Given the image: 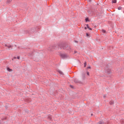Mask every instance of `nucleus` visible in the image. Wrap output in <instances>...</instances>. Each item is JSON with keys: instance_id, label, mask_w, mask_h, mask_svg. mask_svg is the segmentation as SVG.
Wrapping results in <instances>:
<instances>
[{"instance_id": "nucleus-1", "label": "nucleus", "mask_w": 124, "mask_h": 124, "mask_svg": "<svg viewBox=\"0 0 124 124\" xmlns=\"http://www.w3.org/2000/svg\"><path fill=\"white\" fill-rule=\"evenodd\" d=\"M60 56L62 58L65 59L68 57V55L64 53H60Z\"/></svg>"}, {"instance_id": "nucleus-2", "label": "nucleus", "mask_w": 124, "mask_h": 124, "mask_svg": "<svg viewBox=\"0 0 124 124\" xmlns=\"http://www.w3.org/2000/svg\"><path fill=\"white\" fill-rule=\"evenodd\" d=\"M4 46L8 48H12V46L9 44H5Z\"/></svg>"}, {"instance_id": "nucleus-3", "label": "nucleus", "mask_w": 124, "mask_h": 124, "mask_svg": "<svg viewBox=\"0 0 124 124\" xmlns=\"http://www.w3.org/2000/svg\"><path fill=\"white\" fill-rule=\"evenodd\" d=\"M11 2H12V0H7L6 1V3L7 4H10V3H11Z\"/></svg>"}, {"instance_id": "nucleus-4", "label": "nucleus", "mask_w": 124, "mask_h": 124, "mask_svg": "<svg viewBox=\"0 0 124 124\" xmlns=\"http://www.w3.org/2000/svg\"><path fill=\"white\" fill-rule=\"evenodd\" d=\"M59 74H60L61 76H63V73L62 71H59Z\"/></svg>"}, {"instance_id": "nucleus-5", "label": "nucleus", "mask_w": 124, "mask_h": 124, "mask_svg": "<svg viewBox=\"0 0 124 124\" xmlns=\"http://www.w3.org/2000/svg\"><path fill=\"white\" fill-rule=\"evenodd\" d=\"M112 3H117V0H112Z\"/></svg>"}, {"instance_id": "nucleus-6", "label": "nucleus", "mask_w": 124, "mask_h": 124, "mask_svg": "<svg viewBox=\"0 0 124 124\" xmlns=\"http://www.w3.org/2000/svg\"><path fill=\"white\" fill-rule=\"evenodd\" d=\"M14 59H18L19 60L20 59V57L19 56H17L16 57H14Z\"/></svg>"}, {"instance_id": "nucleus-7", "label": "nucleus", "mask_w": 124, "mask_h": 124, "mask_svg": "<svg viewBox=\"0 0 124 124\" xmlns=\"http://www.w3.org/2000/svg\"><path fill=\"white\" fill-rule=\"evenodd\" d=\"M109 103L110 105H113V104H114V102L113 101H110Z\"/></svg>"}, {"instance_id": "nucleus-8", "label": "nucleus", "mask_w": 124, "mask_h": 124, "mask_svg": "<svg viewBox=\"0 0 124 124\" xmlns=\"http://www.w3.org/2000/svg\"><path fill=\"white\" fill-rule=\"evenodd\" d=\"M101 31L103 33H105L106 32V31L105 30H102Z\"/></svg>"}, {"instance_id": "nucleus-9", "label": "nucleus", "mask_w": 124, "mask_h": 124, "mask_svg": "<svg viewBox=\"0 0 124 124\" xmlns=\"http://www.w3.org/2000/svg\"><path fill=\"white\" fill-rule=\"evenodd\" d=\"M7 71L9 72H11L12 71V69H10L9 68H7Z\"/></svg>"}, {"instance_id": "nucleus-10", "label": "nucleus", "mask_w": 124, "mask_h": 124, "mask_svg": "<svg viewBox=\"0 0 124 124\" xmlns=\"http://www.w3.org/2000/svg\"><path fill=\"white\" fill-rule=\"evenodd\" d=\"M104 124V122H102V121H101V122H99V124Z\"/></svg>"}, {"instance_id": "nucleus-11", "label": "nucleus", "mask_w": 124, "mask_h": 124, "mask_svg": "<svg viewBox=\"0 0 124 124\" xmlns=\"http://www.w3.org/2000/svg\"><path fill=\"white\" fill-rule=\"evenodd\" d=\"M86 37H89L90 36V34L88 33H86Z\"/></svg>"}, {"instance_id": "nucleus-12", "label": "nucleus", "mask_w": 124, "mask_h": 124, "mask_svg": "<svg viewBox=\"0 0 124 124\" xmlns=\"http://www.w3.org/2000/svg\"><path fill=\"white\" fill-rule=\"evenodd\" d=\"M118 9L119 10H122V7H121V6L119 7L118 8Z\"/></svg>"}, {"instance_id": "nucleus-13", "label": "nucleus", "mask_w": 124, "mask_h": 124, "mask_svg": "<svg viewBox=\"0 0 124 124\" xmlns=\"http://www.w3.org/2000/svg\"><path fill=\"white\" fill-rule=\"evenodd\" d=\"M85 21H86V22H88L89 21V18H86L85 19Z\"/></svg>"}, {"instance_id": "nucleus-14", "label": "nucleus", "mask_w": 124, "mask_h": 124, "mask_svg": "<svg viewBox=\"0 0 124 124\" xmlns=\"http://www.w3.org/2000/svg\"><path fill=\"white\" fill-rule=\"evenodd\" d=\"M86 66H87V62H85V63H84V67H86Z\"/></svg>"}, {"instance_id": "nucleus-15", "label": "nucleus", "mask_w": 124, "mask_h": 124, "mask_svg": "<svg viewBox=\"0 0 124 124\" xmlns=\"http://www.w3.org/2000/svg\"><path fill=\"white\" fill-rule=\"evenodd\" d=\"M86 27H87V28L88 29H90L89 24H87V25H86Z\"/></svg>"}, {"instance_id": "nucleus-16", "label": "nucleus", "mask_w": 124, "mask_h": 124, "mask_svg": "<svg viewBox=\"0 0 124 124\" xmlns=\"http://www.w3.org/2000/svg\"><path fill=\"white\" fill-rule=\"evenodd\" d=\"M87 74L88 76H90V73H89V72H87Z\"/></svg>"}, {"instance_id": "nucleus-17", "label": "nucleus", "mask_w": 124, "mask_h": 124, "mask_svg": "<svg viewBox=\"0 0 124 124\" xmlns=\"http://www.w3.org/2000/svg\"><path fill=\"white\" fill-rule=\"evenodd\" d=\"M91 66H89L87 67V69H91Z\"/></svg>"}, {"instance_id": "nucleus-18", "label": "nucleus", "mask_w": 124, "mask_h": 124, "mask_svg": "<svg viewBox=\"0 0 124 124\" xmlns=\"http://www.w3.org/2000/svg\"><path fill=\"white\" fill-rule=\"evenodd\" d=\"M48 50H49L50 51H52V50L50 48H48Z\"/></svg>"}, {"instance_id": "nucleus-19", "label": "nucleus", "mask_w": 124, "mask_h": 124, "mask_svg": "<svg viewBox=\"0 0 124 124\" xmlns=\"http://www.w3.org/2000/svg\"><path fill=\"white\" fill-rule=\"evenodd\" d=\"M88 29H89V30H90V31L92 30V29L91 28H89Z\"/></svg>"}, {"instance_id": "nucleus-20", "label": "nucleus", "mask_w": 124, "mask_h": 124, "mask_svg": "<svg viewBox=\"0 0 124 124\" xmlns=\"http://www.w3.org/2000/svg\"><path fill=\"white\" fill-rule=\"evenodd\" d=\"M87 27L84 28V29H85V30H87Z\"/></svg>"}, {"instance_id": "nucleus-21", "label": "nucleus", "mask_w": 124, "mask_h": 124, "mask_svg": "<svg viewBox=\"0 0 124 124\" xmlns=\"http://www.w3.org/2000/svg\"><path fill=\"white\" fill-rule=\"evenodd\" d=\"M75 82L78 83V82L76 80H75Z\"/></svg>"}]
</instances>
